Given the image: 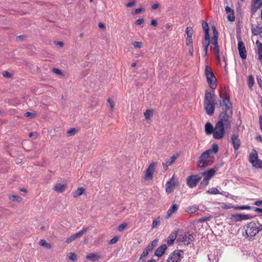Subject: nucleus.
I'll return each instance as SVG.
<instances>
[{"label":"nucleus","instance_id":"nucleus-1","mask_svg":"<svg viewBox=\"0 0 262 262\" xmlns=\"http://www.w3.org/2000/svg\"><path fill=\"white\" fill-rule=\"evenodd\" d=\"M219 150L218 145L216 144L212 145L211 149H209L203 152L200 156L197 165V169L201 171L205 169L206 167L210 166L213 161L209 159L211 155L214 154H216Z\"/></svg>","mask_w":262,"mask_h":262},{"label":"nucleus","instance_id":"nucleus-2","mask_svg":"<svg viewBox=\"0 0 262 262\" xmlns=\"http://www.w3.org/2000/svg\"><path fill=\"white\" fill-rule=\"evenodd\" d=\"M215 99L210 92H206L204 99V108L206 113L212 116L214 112Z\"/></svg>","mask_w":262,"mask_h":262},{"label":"nucleus","instance_id":"nucleus-3","mask_svg":"<svg viewBox=\"0 0 262 262\" xmlns=\"http://www.w3.org/2000/svg\"><path fill=\"white\" fill-rule=\"evenodd\" d=\"M262 230V225L258 221H252L246 226V234L249 238L255 236L258 232Z\"/></svg>","mask_w":262,"mask_h":262},{"label":"nucleus","instance_id":"nucleus-4","mask_svg":"<svg viewBox=\"0 0 262 262\" xmlns=\"http://www.w3.org/2000/svg\"><path fill=\"white\" fill-rule=\"evenodd\" d=\"M205 74L209 87L212 90H214L216 87V78L212 70L208 66L205 67Z\"/></svg>","mask_w":262,"mask_h":262},{"label":"nucleus","instance_id":"nucleus-5","mask_svg":"<svg viewBox=\"0 0 262 262\" xmlns=\"http://www.w3.org/2000/svg\"><path fill=\"white\" fill-rule=\"evenodd\" d=\"M232 115V111H224L220 115V120L217 122H221V124L225 126L226 128L231 126L230 119Z\"/></svg>","mask_w":262,"mask_h":262},{"label":"nucleus","instance_id":"nucleus-6","mask_svg":"<svg viewBox=\"0 0 262 262\" xmlns=\"http://www.w3.org/2000/svg\"><path fill=\"white\" fill-rule=\"evenodd\" d=\"M225 127L221 122H217L214 128L213 138L217 140L223 138L225 135Z\"/></svg>","mask_w":262,"mask_h":262},{"label":"nucleus","instance_id":"nucleus-7","mask_svg":"<svg viewBox=\"0 0 262 262\" xmlns=\"http://www.w3.org/2000/svg\"><path fill=\"white\" fill-rule=\"evenodd\" d=\"M194 240L193 236L189 232H186L183 234L179 235L178 242L180 244L188 245Z\"/></svg>","mask_w":262,"mask_h":262},{"label":"nucleus","instance_id":"nucleus-8","mask_svg":"<svg viewBox=\"0 0 262 262\" xmlns=\"http://www.w3.org/2000/svg\"><path fill=\"white\" fill-rule=\"evenodd\" d=\"M158 164V162H154L148 166V167L146 169L144 175V179L145 180L150 181L152 180L154 173Z\"/></svg>","mask_w":262,"mask_h":262},{"label":"nucleus","instance_id":"nucleus-9","mask_svg":"<svg viewBox=\"0 0 262 262\" xmlns=\"http://www.w3.org/2000/svg\"><path fill=\"white\" fill-rule=\"evenodd\" d=\"M183 255L184 252L182 250H175L170 254L167 262H180Z\"/></svg>","mask_w":262,"mask_h":262},{"label":"nucleus","instance_id":"nucleus-10","mask_svg":"<svg viewBox=\"0 0 262 262\" xmlns=\"http://www.w3.org/2000/svg\"><path fill=\"white\" fill-rule=\"evenodd\" d=\"M179 185V181L176 179L173 175L170 180L166 183V191L168 193H170L173 191V188Z\"/></svg>","mask_w":262,"mask_h":262},{"label":"nucleus","instance_id":"nucleus-11","mask_svg":"<svg viewBox=\"0 0 262 262\" xmlns=\"http://www.w3.org/2000/svg\"><path fill=\"white\" fill-rule=\"evenodd\" d=\"M201 179V177L199 175H191L188 177L187 184L190 188H193L196 186Z\"/></svg>","mask_w":262,"mask_h":262},{"label":"nucleus","instance_id":"nucleus-12","mask_svg":"<svg viewBox=\"0 0 262 262\" xmlns=\"http://www.w3.org/2000/svg\"><path fill=\"white\" fill-rule=\"evenodd\" d=\"M221 207L224 209L234 208L235 210H250L254 207L249 205H241L234 206L231 204L226 205L225 203H221Z\"/></svg>","mask_w":262,"mask_h":262},{"label":"nucleus","instance_id":"nucleus-13","mask_svg":"<svg viewBox=\"0 0 262 262\" xmlns=\"http://www.w3.org/2000/svg\"><path fill=\"white\" fill-rule=\"evenodd\" d=\"M213 32V36L212 37V43L214 46V54L215 56H219V55L220 54V49L219 47L218 46V42H217V35L218 33L217 31L216 30V28L215 27L212 28Z\"/></svg>","mask_w":262,"mask_h":262},{"label":"nucleus","instance_id":"nucleus-14","mask_svg":"<svg viewBox=\"0 0 262 262\" xmlns=\"http://www.w3.org/2000/svg\"><path fill=\"white\" fill-rule=\"evenodd\" d=\"M88 227H85L83 228L82 230L78 231L77 233L72 234L67 239L66 241V243L69 244L73 241L75 240V239L80 237L81 236H82L83 233L88 230Z\"/></svg>","mask_w":262,"mask_h":262},{"label":"nucleus","instance_id":"nucleus-15","mask_svg":"<svg viewBox=\"0 0 262 262\" xmlns=\"http://www.w3.org/2000/svg\"><path fill=\"white\" fill-rule=\"evenodd\" d=\"M238 50L240 57L244 59L247 57V52L245 48V45L242 40H238Z\"/></svg>","mask_w":262,"mask_h":262},{"label":"nucleus","instance_id":"nucleus-16","mask_svg":"<svg viewBox=\"0 0 262 262\" xmlns=\"http://www.w3.org/2000/svg\"><path fill=\"white\" fill-rule=\"evenodd\" d=\"M185 32L187 34V37L186 38V45L189 46L192 45V34L193 33V30L191 27H187L186 29Z\"/></svg>","mask_w":262,"mask_h":262},{"label":"nucleus","instance_id":"nucleus-17","mask_svg":"<svg viewBox=\"0 0 262 262\" xmlns=\"http://www.w3.org/2000/svg\"><path fill=\"white\" fill-rule=\"evenodd\" d=\"M221 104L224 107V111H232L231 103L227 96L223 98L222 102Z\"/></svg>","mask_w":262,"mask_h":262},{"label":"nucleus","instance_id":"nucleus-18","mask_svg":"<svg viewBox=\"0 0 262 262\" xmlns=\"http://www.w3.org/2000/svg\"><path fill=\"white\" fill-rule=\"evenodd\" d=\"M218 168H210V169L203 172L202 174L204 178L210 180L214 176Z\"/></svg>","mask_w":262,"mask_h":262},{"label":"nucleus","instance_id":"nucleus-19","mask_svg":"<svg viewBox=\"0 0 262 262\" xmlns=\"http://www.w3.org/2000/svg\"><path fill=\"white\" fill-rule=\"evenodd\" d=\"M231 140L234 149L235 150H237L241 145V141L239 139L238 135L237 134L232 135L231 137Z\"/></svg>","mask_w":262,"mask_h":262},{"label":"nucleus","instance_id":"nucleus-20","mask_svg":"<svg viewBox=\"0 0 262 262\" xmlns=\"http://www.w3.org/2000/svg\"><path fill=\"white\" fill-rule=\"evenodd\" d=\"M251 31L254 35H258L262 33V27L259 24H252Z\"/></svg>","mask_w":262,"mask_h":262},{"label":"nucleus","instance_id":"nucleus-21","mask_svg":"<svg viewBox=\"0 0 262 262\" xmlns=\"http://www.w3.org/2000/svg\"><path fill=\"white\" fill-rule=\"evenodd\" d=\"M262 6V0H252L251 10L255 12Z\"/></svg>","mask_w":262,"mask_h":262},{"label":"nucleus","instance_id":"nucleus-22","mask_svg":"<svg viewBox=\"0 0 262 262\" xmlns=\"http://www.w3.org/2000/svg\"><path fill=\"white\" fill-rule=\"evenodd\" d=\"M207 192L209 194H220L222 195L225 196H228V195L229 194V193L227 192H224V191H222L221 192H220V191L216 188H215V187H212V188L209 189V190L207 191Z\"/></svg>","mask_w":262,"mask_h":262},{"label":"nucleus","instance_id":"nucleus-23","mask_svg":"<svg viewBox=\"0 0 262 262\" xmlns=\"http://www.w3.org/2000/svg\"><path fill=\"white\" fill-rule=\"evenodd\" d=\"M177 158V157L174 155L170 158L167 159L165 162L163 163V165L165 170H166L168 166L171 165L175 162Z\"/></svg>","mask_w":262,"mask_h":262},{"label":"nucleus","instance_id":"nucleus-24","mask_svg":"<svg viewBox=\"0 0 262 262\" xmlns=\"http://www.w3.org/2000/svg\"><path fill=\"white\" fill-rule=\"evenodd\" d=\"M166 248V245L165 244H163L156 250L155 251V255L158 257L161 256L164 253Z\"/></svg>","mask_w":262,"mask_h":262},{"label":"nucleus","instance_id":"nucleus-25","mask_svg":"<svg viewBox=\"0 0 262 262\" xmlns=\"http://www.w3.org/2000/svg\"><path fill=\"white\" fill-rule=\"evenodd\" d=\"M67 187V185L66 184L56 183L54 187V190L57 192H62Z\"/></svg>","mask_w":262,"mask_h":262},{"label":"nucleus","instance_id":"nucleus-26","mask_svg":"<svg viewBox=\"0 0 262 262\" xmlns=\"http://www.w3.org/2000/svg\"><path fill=\"white\" fill-rule=\"evenodd\" d=\"M86 258L89 260H91L92 261H96L99 260L101 258V256L99 254L92 253H90L86 256Z\"/></svg>","mask_w":262,"mask_h":262},{"label":"nucleus","instance_id":"nucleus-27","mask_svg":"<svg viewBox=\"0 0 262 262\" xmlns=\"http://www.w3.org/2000/svg\"><path fill=\"white\" fill-rule=\"evenodd\" d=\"M179 208V205L176 204H173L169 208L167 212V217H169L173 213L176 212Z\"/></svg>","mask_w":262,"mask_h":262},{"label":"nucleus","instance_id":"nucleus-28","mask_svg":"<svg viewBox=\"0 0 262 262\" xmlns=\"http://www.w3.org/2000/svg\"><path fill=\"white\" fill-rule=\"evenodd\" d=\"M205 130L207 135H211L213 133L214 128L210 123L207 122L205 124Z\"/></svg>","mask_w":262,"mask_h":262},{"label":"nucleus","instance_id":"nucleus-29","mask_svg":"<svg viewBox=\"0 0 262 262\" xmlns=\"http://www.w3.org/2000/svg\"><path fill=\"white\" fill-rule=\"evenodd\" d=\"M258 159V155L257 151L255 149H253L252 152L249 155V160L250 162L253 163L254 161Z\"/></svg>","mask_w":262,"mask_h":262},{"label":"nucleus","instance_id":"nucleus-30","mask_svg":"<svg viewBox=\"0 0 262 262\" xmlns=\"http://www.w3.org/2000/svg\"><path fill=\"white\" fill-rule=\"evenodd\" d=\"M177 234V232H173L170 234L167 241L168 245H170L173 244V242L176 238Z\"/></svg>","mask_w":262,"mask_h":262},{"label":"nucleus","instance_id":"nucleus-31","mask_svg":"<svg viewBox=\"0 0 262 262\" xmlns=\"http://www.w3.org/2000/svg\"><path fill=\"white\" fill-rule=\"evenodd\" d=\"M202 27L205 32V38H206V39L208 38L209 34L208 24L206 22L203 21Z\"/></svg>","mask_w":262,"mask_h":262},{"label":"nucleus","instance_id":"nucleus-32","mask_svg":"<svg viewBox=\"0 0 262 262\" xmlns=\"http://www.w3.org/2000/svg\"><path fill=\"white\" fill-rule=\"evenodd\" d=\"M152 251V250L150 248V247L147 246L143 250V252H142V254L141 255V256L140 257V259H141L147 256L149 253L150 252H151Z\"/></svg>","mask_w":262,"mask_h":262},{"label":"nucleus","instance_id":"nucleus-33","mask_svg":"<svg viewBox=\"0 0 262 262\" xmlns=\"http://www.w3.org/2000/svg\"><path fill=\"white\" fill-rule=\"evenodd\" d=\"M257 45V53L258 55V59L262 60V44L258 41L256 42Z\"/></svg>","mask_w":262,"mask_h":262},{"label":"nucleus","instance_id":"nucleus-34","mask_svg":"<svg viewBox=\"0 0 262 262\" xmlns=\"http://www.w3.org/2000/svg\"><path fill=\"white\" fill-rule=\"evenodd\" d=\"M198 207L196 206H193L191 207H189L186 210V211L190 214L193 213L195 212L198 210Z\"/></svg>","mask_w":262,"mask_h":262},{"label":"nucleus","instance_id":"nucleus-35","mask_svg":"<svg viewBox=\"0 0 262 262\" xmlns=\"http://www.w3.org/2000/svg\"><path fill=\"white\" fill-rule=\"evenodd\" d=\"M253 166L257 168H261L262 167V161L259 160L258 159L254 161V162L251 163Z\"/></svg>","mask_w":262,"mask_h":262},{"label":"nucleus","instance_id":"nucleus-36","mask_svg":"<svg viewBox=\"0 0 262 262\" xmlns=\"http://www.w3.org/2000/svg\"><path fill=\"white\" fill-rule=\"evenodd\" d=\"M39 245L40 246L45 247L48 249L51 248V245L50 243H48L45 239H41L39 242Z\"/></svg>","mask_w":262,"mask_h":262},{"label":"nucleus","instance_id":"nucleus-37","mask_svg":"<svg viewBox=\"0 0 262 262\" xmlns=\"http://www.w3.org/2000/svg\"><path fill=\"white\" fill-rule=\"evenodd\" d=\"M85 189L83 187H80L75 191L74 196H79L84 193Z\"/></svg>","mask_w":262,"mask_h":262},{"label":"nucleus","instance_id":"nucleus-38","mask_svg":"<svg viewBox=\"0 0 262 262\" xmlns=\"http://www.w3.org/2000/svg\"><path fill=\"white\" fill-rule=\"evenodd\" d=\"M153 111L150 110H147L144 113V116L146 119L149 120L151 117L152 116Z\"/></svg>","mask_w":262,"mask_h":262},{"label":"nucleus","instance_id":"nucleus-39","mask_svg":"<svg viewBox=\"0 0 262 262\" xmlns=\"http://www.w3.org/2000/svg\"><path fill=\"white\" fill-rule=\"evenodd\" d=\"M160 217H157L156 219L154 220L153 221L152 224V228H157L160 224Z\"/></svg>","mask_w":262,"mask_h":262},{"label":"nucleus","instance_id":"nucleus-40","mask_svg":"<svg viewBox=\"0 0 262 262\" xmlns=\"http://www.w3.org/2000/svg\"><path fill=\"white\" fill-rule=\"evenodd\" d=\"M132 44L135 48L140 49L142 47V43L140 41H134Z\"/></svg>","mask_w":262,"mask_h":262},{"label":"nucleus","instance_id":"nucleus-41","mask_svg":"<svg viewBox=\"0 0 262 262\" xmlns=\"http://www.w3.org/2000/svg\"><path fill=\"white\" fill-rule=\"evenodd\" d=\"M158 240L156 239H154L151 243L148 245L149 247L153 250L154 248L156 247L158 245Z\"/></svg>","mask_w":262,"mask_h":262},{"label":"nucleus","instance_id":"nucleus-42","mask_svg":"<svg viewBox=\"0 0 262 262\" xmlns=\"http://www.w3.org/2000/svg\"><path fill=\"white\" fill-rule=\"evenodd\" d=\"M209 180L204 178L203 181L200 183V187L202 188L206 186L209 183Z\"/></svg>","mask_w":262,"mask_h":262},{"label":"nucleus","instance_id":"nucleus-43","mask_svg":"<svg viewBox=\"0 0 262 262\" xmlns=\"http://www.w3.org/2000/svg\"><path fill=\"white\" fill-rule=\"evenodd\" d=\"M231 219L232 221H236V222H237V221H240L239 214H234V215H232Z\"/></svg>","mask_w":262,"mask_h":262},{"label":"nucleus","instance_id":"nucleus-44","mask_svg":"<svg viewBox=\"0 0 262 262\" xmlns=\"http://www.w3.org/2000/svg\"><path fill=\"white\" fill-rule=\"evenodd\" d=\"M127 227V224L126 223L120 224L118 227V230L120 232L122 231Z\"/></svg>","mask_w":262,"mask_h":262},{"label":"nucleus","instance_id":"nucleus-45","mask_svg":"<svg viewBox=\"0 0 262 262\" xmlns=\"http://www.w3.org/2000/svg\"><path fill=\"white\" fill-rule=\"evenodd\" d=\"M240 221L248 220L250 218L249 215L239 214Z\"/></svg>","mask_w":262,"mask_h":262},{"label":"nucleus","instance_id":"nucleus-46","mask_svg":"<svg viewBox=\"0 0 262 262\" xmlns=\"http://www.w3.org/2000/svg\"><path fill=\"white\" fill-rule=\"evenodd\" d=\"M144 11V9L143 8H138L135 10L134 12H132V14H138Z\"/></svg>","mask_w":262,"mask_h":262},{"label":"nucleus","instance_id":"nucleus-47","mask_svg":"<svg viewBox=\"0 0 262 262\" xmlns=\"http://www.w3.org/2000/svg\"><path fill=\"white\" fill-rule=\"evenodd\" d=\"M52 71L57 75H62L63 74L61 70L57 68H53Z\"/></svg>","mask_w":262,"mask_h":262},{"label":"nucleus","instance_id":"nucleus-48","mask_svg":"<svg viewBox=\"0 0 262 262\" xmlns=\"http://www.w3.org/2000/svg\"><path fill=\"white\" fill-rule=\"evenodd\" d=\"M69 258L72 260H76L77 259V256L74 253H70Z\"/></svg>","mask_w":262,"mask_h":262},{"label":"nucleus","instance_id":"nucleus-49","mask_svg":"<svg viewBox=\"0 0 262 262\" xmlns=\"http://www.w3.org/2000/svg\"><path fill=\"white\" fill-rule=\"evenodd\" d=\"M107 102L110 104V107H111V108L112 111H113L114 110V107H115L114 102L112 99H111L110 98L108 99Z\"/></svg>","mask_w":262,"mask_h":262},{"label":"nucleus","instance_id":"nucleus-50","mask_svg":"<svg viewBox=\"0 0 262 262\" xmlns=\"http://www.w3.org/2000/svg\"><path fill=\"white\" fill-rule=\"evenodd\" d=\"M228 20L229 21H234L235 20V16H234V13H230L229 15L228 16Z\"/></svg>","mask_w":262,"mask_h":262},{"label":"nucleus","instance_id":"nucleus-51","mask_svg":"<svg viewBox=\"0 0 262 262\" xmlns=\"http://www.w3.org/2000/svg\"><path fill=\"white\" fill-rule=\"evenodd\" d=\"M76 132V130L75 128H71L70 129L67 131V134L70 136L74 135Z\"/></svg>","mask_w":262,"mask_h":262},{"label":"nucleus","instance_id":"nucleus-52","mask_svg":"<svg viewBox=\"0 0 262 262\" xmlns=\"http://www.w3.org/2000/svg\"><path fill=\"white\" fill-rule=\"evenodd\" d=\"M210 44V36L209 35L208 38H205V40L203 42V46L205 47L206 45H208V47Z\"/></svg>","mask_w":262,"mask_h":262},{"label":"nucleus","instance_id":"nucleus-53","mask_svg":"<svg viewBox=\"0 0 262 262\" xmlns=\"http://www.w3.org/2000/svg\"><path fill=\"white\" fill-rule=\"evenodd\" d=\"M118 237L117 236L114 237L112 239H111L109 242L110 244H114L116 243L118 241Z\"/></svg>","mask_w":262,"mask_h":262},{"label":"nucleus","instance_id":"nucleus-54","mask_svg":"<svg viewBox=\"0 0 262 262\" xmlns=\"http://www.w3.org/2000/svg\"><path fill=\"white\" fill-rule=\"evenodd\" d=\"M188 47V52L189 54L192 56H193V48L192 46V45L187 46Z\"/></svg>","mask_w":262,"mask_h":262},{"label":"nucleus","instance_id":"nucleus-55","mask_svg":"<svg viewBox=\"0 0 262 262\" xmlns=\"http://www.w3.org/2000/svg\"><path fill=\"white\" fill-rule=\"evenodd\" d=\"M25 116L26 117H34L35 116V114L30 112H27L25 114Z\"/></svg>","mask_w":262,"mask_h":262},{"label":"nucleus","instance_id":"nucleus-56","mask_svg":"<svg viewBox=\"0 0 262 262\" xmlns=\"http://www.w3.org/2000/svg\"><path fill=\"white\" fill-rule=\"evenodd\" d=\"M254 83V80H253V78L252 77V76H249V79H248V84L249 86H252L253 85Z\"/></svg>","mask_w":262,"mask_h":262},{"label":"nucleus","instance_id":"nucleus-57","mask_svg":"<svg viewBox=\"0 0 262 262\" xmlns=\"http://www.w3.org/2000/svg\"><path fill=\"white\" fill-rule=\"evenodd\" d=\"M3 76L4 77L10 78L11 77V74L7 71H5L3 73Z\"/></svg>","mask_w":262,"mask_h":262},{"label":"nucleus","instance_id":"nucleus-58","mask_svg":"<svg viewBox=\"0 0 262 262\" xmlns=\"http://www.w3.org/2000/svg\"><path fill=\"white\" fill-rule=\"evenodd\" d=\"M225 11H226L227 13H229L230 14V13H234L233 10L231 9L229 6H227L225 8Z\"/></svg>","mask_w":262,"mask_h":262},{"label":"nucleus","instance_id":"nucleus-59","mask_svg":"<svg viewBox=\"0 0 262 262\" xmlns=\"http://www.w3.org/2000/svg\"><path fill=\"white\" fill-rule=\"evenodd\" d=\"M144 20L143 18H140V19H138L136 21V24L138 25H141L142 24H143L144 23Z\"/></svg>","mask_w":262,"mask_h":262},{"label":"nucleus","instance_id":"nucleus-60","mask_svg":"<svg viewBox=\"0 0 262 262\" xmlns=\"http://www.w3.org/2000/svg\"><path fill=\"white\" fill-rule=\"evenodd\" d=\"M135 2H129L128 3H127L126 4V6L128 8L129 7H132L134 6H135Z\"/></svg>","mask_w":262,"mask_h":262},{"label":"nucleus","instance_id":"nucleus-61","mask_svg":"<svg viewBox=\"0 0 262 262\" xmlns=\"http://www.w3.org/2000/svg\"><path fill=\"white\" fill-rule=\"evenodd\" d=\"M253 204L257 206H262V201H255Z\"/></svg>","mask_w":262,"mask_h":262},{"label":"nucleus","instance_id":"nucleus-62","mask_svg":"<svg viewBox=\"0 0 262 262\" xmlns=\"http://www.w3.org/2000/svg\"><path fill=\"white\" fill-rule=\"evenodd\" d=\"M209 217H203L199 219V221L203 223L209 220Z\"/></svg>","mask_w":262,"mask_h":262},{"label":"nucleus","instance_id":"nucleus-63","mask_svg":"<svg viewBox=\"0 0 262 262\" xmlns=\"http://www.w3.org/2000/svg\"><path fill=\"white\" fill-rule=\"evenodd\" d=\"M26 38V35L17 36V40L19 39V40H23L25 39Z\"/></svg>","mask_w":262,"mask_h":262},{"label":"nucleus","instance_id":"nucleus-64","mask_svg":"<svg viewBox=\"0 0 262 262\" xmlns=\"http://www.w3.org/2000/svg\"><path fill=\"white\" fill-rule=\"evenodd\" d=\"M254 210L256 212L262 213V208L256 207V208H254Z\"/></svg>","mask_w":262,"mask_h":262}]
</instances>
